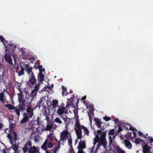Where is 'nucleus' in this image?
<instances>
[{"instance_id": "f257e3e1", "label": "nucleus", "mask_w": 153, "mask_h": 153, "mask_svg": "<svg viewBox=\"0 0 153 153\" xmlns=\"http://www.w3.org/2000/svg\"><path fill=\"white\" fill-rule=\"evenodd\" d=\"M81 126L80 125L79 118H76L74 124V130L77 136V139L75 141V144H76L77 142H78V140H80L77 149L78 150L77 153H84L82 150L83 149L85 148V141L83 140H82V131L81 129Z\"/></svg>"}, {"instance_id": "f03ea898", "label": "nucleus", "mask_w": 153, "mask_h": 153, "mask_svg": "<svg viewBox=\"0 0 153 153\" xmlns=\"http://www.w3.org/2000/svg\"><path fill=\"white\" fill-rule=\"evenodd\" d=\"M95 138L94 139L93 144L94 146L96 143L98 142L97 147L95 151V152H97L101 145H102L104 148L106 149V146L107 145V142L105 138L106 134L105 133L102 132L100 130H98L97 131H94Z\"/></svg>"}, {"instance_id": "7ed1b4c3", "label": "nucleus", "mask_w": 153, "mask_h": 153, "mask_svg": "<svg viewBox=\"0 0 153 153\" xmlns=\"http://www.w3.org/2000/svg\"><path fill=\"white\" fill-rule=\"evenodd\" d=\"M7 137L9 138L10 143L11 144V146L10 148L13 149L15 151L14 153H15L18 149V146L16 144L17 134L16 132H14L12 136L9 134H7Z\"/></svg>"}, {"instance_id": "20e7f679", "label": "nucleus", "mask_w": 153, "mask_h": 153, "mask_svg": "<svg viewBox=\"0 0 153 153\" xmlns=\"http://www.w3.org/2000/svg\"><path fill=\"white\" fill-rule=\"evenodd\" d=\"M129 128V129L132 130V132H131V133H132L133 135V137H135L137 136V131L134 128L131 127L129 125L125 123H123L121 122V123L120 124L119 126V129H118V132H120L123 130V129L126 130L128 129V128Z\"/></svg>"}, {"instance_id": "39448f33", "label": "nucleus", "mask_w": 153, "mask_h": 153, "mask_svg": "<svg viewBox=\"0 0 153 153\" xmlns=\"http://www.w3.org/2000/svg\"><path fill=\"white\" fill-rule=\"evenodd\" d=\"M110 145L111 147V149L113 150H114V151H116L118 153H125V152L124 150L121 149L115 143V142H113L112 144V140L111 138V137H110Z\"/></svg>"}, {"instance_id": "423d86ee", "label": "nucleus", "mask_w": 153, "mask_h": 153, "mask_svg": "<svg viewBox=\"0 0 153 153\" xmlns=\"http://www.w3.org/2000/svg\"><path fill=\"white\" fill-rule=\"evenodd\" d=\"M32 68H27L26 69V71L28 74L29 76V79L28 82V83H31L33 85L36 82V80L35 78L33 72L32 71Z\"/></svg>"}, {"instance_id": "0eeeda50", "label": "nucleus", "mask_w": 153, "mask_h": 153, "mask_svg": "<svg viewBox=\"0 0 153 153\" xmlns=\"http://www.w3.org/2000/svg\"><path fill=\"white\" fill-rule=\"evenodd\" d=\"M71 136V134L67 129H65L62 132L60 135V141L64 142Z\"/></svg>"}, {"instance_id": "6e6552de", "label": "nucleus", "mask_w": 153, "mask_h": 153, "mask_svg": "<svg viewBox=\"0 0 153 153\" xmlns=\"http://www.w3.org/2000/svg\"><path fill=\"white\" fill-rule=\"evenodd\" d=\"M64 104L62 103L61 106L59 107L58 109L57 110V114L60 115V117H62L61 115H62L65 112V111L67 109L69 106V105L67 104L65 107H64Z\"/></svg>"}, {"instance_id": "1a4fd4ad", "label": "nucleus", "mask_w": 153, "mask_h": 153, "mask_svg": "<svg viewBox=\"0 0 153 153\" xmlns=\"http://www.w3.org/2000/svg\"><path fill=\"white\" fill-rule=\"evenodd\" d=\"M27 112L24 114V116L29 119L32 117L33 115V110L30 106L27 107Z\"/></svg>"}, {"instance_id": "9d476101", "label": "nucleus", "mask_w": 153, "mask_h": 153, "mask_svg": "<svg viewBox=\"0 0 153 153\" xmlns=\"http://www.w3.org/2000/svg\"><path fill=\"white\" fill-rule=\"evenodd\" d=\"M53 135L52 133H50L48 135L46 140L42 145V148L44 149H46V146L48 143V141H51L53 140Z\"/></svg>"}, {"instance_id": "9b49d317", "label": "nucleus", "mask_w": 153, "mask_h": 153, "mask_svg": "<svg viewBox=\"0 0 153 153\" xmlns=\"http://www.w3.org/2000/svg\"><path fill=\"white\" fill-rule=\"evenodd\" d=\"M40 85V84H38L35 87L34 89L31 91L30 96L33 99L36 95L37 93L39 90V87Z\"/></svg>"}, {"instance_id": "f8f14e48", "label": "nucleus", "mask_w": 153, "mask_h": 153, "mask_svg": "<svg viewBox=\"0 0 153 153\" xmlns=\"http://www.w3.org/2000/svg\"><path fill=\"white\" fill-rule=\"evenodd\" d=\"M31 143L30 141H29L26 143L23 149L24 153L29 151V150L31 147Z\"/></svg>"}, {"instance_id": "ddd939ff", "label": "nucleus", "mask_w": 153, "mask_h": 153, "mask_svg": "<svg viewBox=\"0 0 153 153\" xmlns=\"http://www.w3.org/2000/svg\"><path fill=\"white\" fill-rule=\"evenodd\" d=\"M5 61L8 63L12 65V60L10 56L7 54H5L4 56Z\"/></svg>"}, {"instance_id": "4468645a", "label": "nucleus", "mask_w": 153, "mask_h": 153, "mask_svg": "<svg viewBox=\"0 0 153 153\" xmlns=\"http://www.w3.org/2000/svg\"><path fill=\"white\" fill-rule=\"evenodd\" d=\"M6 106H7L10 109L13 110L16 113L18 117H19L20 113H19V111L18 108H16L15 107H13L10 104L7 105Z\"/></svg>"}, {"instance_id": "2eb2a0df", "label": "nucleus", "mask_w": 153, "mask_h": 153, "mask_svg": "<svg viewBox=\"0 0 153 153\" xmlns=\"http://www.w3.org/2000/svg\"><path fill=\"white\" fill-rule=\"evenodd\" d=\"M61 117L64 120L65 127L67 128L68 126L71 122V119L67 117H66V118H64L63 117L61 116Z\"/></svg>"}, {"instance_id": "dca6fc26", "label": "nucleus", "mask_w": 153, "mask_h": 153, "mask_svg": "<svg viewBox=\"0 0 153 153\" xmlns=\"http://www.w3.org/2000/svg\"><path fill=\"white\" fill-rule=\"evenodd\" d=\"M123 143H124L126 147L129 149H131L132 148V145L130 142L128 140H123Z\"/></svg>"}, {"instance_id": "f3484780", "label": "nucleus", "mask_w": 153, "mask_h": 153, "mask_svg": "<svg viewBox=\"0 0 153 153\" xmlns=\"http://www.w3.org/2000/svg\"><path fill=\"white\" fill-rule=\"evenodd\" d=\"M88 115L89 116V119L90 123H91L93 117L94 113H93V110L92 108L90 110H89V111H88Z\"/></svg>"}, {"instance_id": "a211bd4d", "label": "nucleus", "mask_w": 153, "mask_h": 153, "mask_svg": "<svg viewBox=\"0 0 153 153\" xmlns=\"http://www.w3.org/2000/svg\"><path fill=\"white\" fill-rule=\"evenodd\" d=\"M28 152L29 153H39L38 149L35 146L31 147Z\"/></svg>"}, {"instance_id": "6ab92c4d", "label": "nucleus", "mask_w": 153, "mask_h": 153, "mask_svg": "<svg viewBox=\"0 0 153 153\" xmlns=\"http://www.w3.org/2000/svg\"><path fill=\"white\" fill-rule=\"evenodd\" d=\"M119 132H118H118L115 133V132H114V129H112L109 132L108 134H109V135L110 136V137H109V141H110V137H111V138L112 140V144L113 143V142H115V141H114L112 139V138L111 136V135H114L115 134L117 135Z\"/></svg>"}, {"instance_id": "aec40b11", "label": "nucleus", "mask_w": 153, "mask_h": 153, "mask_svg": "<svg viewBox=\"0 0 153 153\" xmlns=\"http://www.w3.org/2000/svg\"><path fill=\"white\" fill-rule=\"evenodd\" d=\"M18 96V101L19 102H23V97L22 96V93L21 91L19 92V93L17 94Z\"/></svg>"}, {"instance_id": "412c9836", "label": "nucleus", "mask_w": 153, "mask_h": 153, "mask_svg": "<svg viewBox=\"0 0 153 153\" xmlns=\"http://www.w3.org/2000/svg\"><path fill=\"white\" fill-rule=\"evenodd\" d=\"M94 120L96 122V125L97 126L98 128H100V126L102 124V123L101 121L98 119H95Z\"/></svg>"}, {"instance_id": "4be33fe9", "label": "nucleus", "mask_w": 153, "mask_h": 153, "mask_svg": "<svg viewBox=\"0 0 153 153\" xmlns=\"http://www.w3.org/2000/svg\"><path fill=\"white\" fill-rule=\"evenodd\" d=\"M81 128L83 129L85 134L88 135L89 134L88 129L86 127H84L83 126H81Z\"/></svg>"}, {"instance_id": "5701e85b", "label": "nucleus", "mask_w": 153, "mask_h": 153, "mask_svg": "<svg viewBox=\"0 0 153 153\" xmlns=\"http://www.w3.org/2000/svg\"><path fill=\"white\" fill-rule=\"evenodd\" d=\"M20 70L18 72L19 76H21L24 74V68L22 65L20 66Z\"/></svg>"}, {"instance_id": "b1692460", "label": "nucleus", "mask_w": 153, "mask_h": 153, "mask_svg": "<svg viewBox=\"0 0 153 153\" xmlns=\"http://www.w3.org/2000/svg\"><path fill=\"white\" fill-rule=\"evenodd\" d=\"M38 77L39 79L40 80L41 82H42L44 79V75L41 72H39Z\"/></svg>"}, {"instance_id": "393cba45", "label": "nucleus", "mask_w": 153, "mask_h": 153, "mask_svg": "<svg viewBox=\"0 0 153 153\" xmlns=\"http://www.w3.org/2000/svg\"><path fill=\"white\" fill-rule=\"evenodd\" d=\"M58 102V101L57 100H53L52 105L53 108H56L57 107Z\"/></svg>"}, {"instance_id": "a878e982", "label": "nucleus", "mask_w": 153, "mask_h": 153, "mask_svg": "<svg viewBox=\"0 0 153 153\" xmlns=\"http://www.w3.org/2000/svg\"><path fill=\"white\" fill-rule=\"evenodd\" d=\"M143 153H148V152L149 149V147L147 146H145L143 147Z\"/></svg>"}, {"instance_id": "bb28decb", "label": "nucleus", "mask_w": 153, "mask_h": 153, "mask_svg": "<svg viewBox=\"0 0 153 153\" xmlns=\"http://www.w3.org/2000/svg\"><path fill=\"white\" fill-rule=\"evenodd\" d=\"M52 126L51 125L48 124L44 131H49L52 128Z\"/></svg>"}, {"instance_id": "cd10ccee", "label": "nucleus", "mask_w": 153, "mask_h": 153, "mask_svg": "<svg viewBox=\"0 0 153 153\" xmlns=\"http://www.w3.org/2000/svg\"><path fill=\"white\" fill-rule=\"evenodd\" d=\"M60 147V146L59 145L55 146L53 149L54 150L53 151L54 153H56L59 149Z\"/></svg>"}, {"instance_id": "c85d7f7f", "label": "nucleus", "mask_w": 153, "mask_h": 153, "mask_svg": "<svg viewBox=\"0 0 153 153\" xmlns=\"http://www.w3.org/2000/svg\"><path fill=\"white\" fill-rule=\"evenodd\" d=\"M16 108H18L19 111L20 110L22 111L24 110V108L23 107L22 105L21 104H19L18 105Z\"/></svg>"}, {"instance_id": "c756f323", "label": "nucleus", "mask_w": 153, "mask_h": 153, "mask_svg": "<svg viewBox=\"0 0 153 153\" xmlns=\"http://www.w3.org/2000/svg\"><path fill=\"white\" fill-rule=\"evenodd\" d=\"M29 119L24 116L23 119L21 120L20 123H26Z\"/></svg>"}, {"instance_id": "7c9ffc66", "label": "nucleus", "mask_w": 153, "mask_h": 153, "mask_svg": "<svg viewBox=\"0 0 153 153\" xmlns=\"http://www.w3.org/2000/svg\"><path fill=\"white\" fill-rule=\"evenodd\" d=\"M4 94L2 93H0V100L2 102H4Z\"/></svg>"}, {"instance_id": "2f4dec72", "label": "nucleus", "mask_w": 153, "mask_h": 153, "mask_svg": "<svg viewBox=\"0 0 153 153\" xmlns=\"http://www.w3.org/2000/svg\"><path fill=\"white\" fill-rule=\"evenodd\" d=\"M48 148H51L53 146V145L52 143L51 142H48L47 145Z\"/></svg>"}, {"instance_id": "473e14b6", "label": "nucleus", "mask_w": 153, "mask_h": 153, "mask_svg": "<svg viewBox=\"0 0 153 153\" xmlns=\"http://www.w3.org/2000/svg\"><path fill=\"white\" fill-rule=\"evenodd\" d=\"M55 121L56 122L59 124H62V121L61 120L60 118L58 117H56L55 119Z\"/></svg>"}, {"instance_id": "72a5a7b5", "label": "nucleus", "mask_w": 153, "mask_h": 153, "mask_svg": "<svg viewBox=\"0 0 153 153\" xmlns=\"http://www.w3.org/2000/svg\"><path fill=\"white\" fill-rule=\"evenodd\" d=\"M38 69L39 70V72L42 73V71H45L44 68H42V65H39L38 67Z\"/></svg>"}, {"instance_id": "f704fd0d", "label": "nucleus", "mask_w": 153, "mask_h": 153, "mask_svg": "<svg viewBox=\"0 0 153 153\" xmlns=\"http://www.w3.org/2000/svg\"><path fill=\"white\" fill-rule=\"evenodd\" d=\"M141 141L140 139L139 138L135 139V143L136 144H139Z\"/></svg>"}, {"instance_id": "c9c22d12", "label": "nucleus", "mask_w": 153, "mask_h": 153, "mask_svg": "<svg viewBox=\"0 0 153 153\" xmlns=\"http://www.w3.org/2000/svg\"><path fill=\"white\" fill-rule=\"evenodd\" d=\"M67 139L68 140L69 145L70 146L71 145L72 143V140L71 136H70V137L69 138H68Z\"/></svg>"}, {"instance_id": "e433bc0d", "label": "nucleus", "mask_w": 153, "mask_h": 153, "mask_svg": "<svg viewBox=\"0 0 153 153\" xmlns=\"http://www.w3.org/2000/svg\"><path fill=\"white\" fill-rule=\"evenodd\" d=\"M0 40H1V41L4 44V45L5 44H4V43H5V39H4V38L2 37V36H0Z\"/></svg>"}, {"instance_id": "4c0bfd02", "label": "nucleus", "mask_w": 153, "mask_h": 153, "mask_svg": "<svg viewBox=\"0 0 153 153\" xmlns=\"http://www.w3.org/2000/svg\"><path fill=\"white\" fill-rule=\"evenodd\" d=\"M62 89L63 90L62 91V95L63 96L64 94H65V92L66 91V89L65 87H64L63 86H62Z\"/></svg>"}, {"instance_id": "58836bf2", "label": "nucleus", "mask_w": 153, "mask_h": 153, "mask_svg": "<svg viewBox=\"0 0 153 153\" xmlns=\"http://www.w3.org/2000/svg\"><path fill=\"white\" fill-rule=\"evenodd\" d=\"M103 119L106 121H108L111 120V118L108 117H103Z\"/></svg>"}, {"instance_id": "ea45409f", "label": "nucleus", "mask_w": 153, "mask_h": 153, "mask_svg": "<svg viewBox=\"0 0 153 153\" xmlns=\"http://www.w3.org/2000/svg\"><path fill=\"white\" fill-rule=\"evenodd\" d=\"M94 145L90 149L89 151L90 153H92L93 152V151L94 149Z\"/></svg>"}, {"instance_id": "a19ab883", "label": "nucleus", "mask_w": 153, "mask_h": 153, "mask_svg": "<svg viewBox=\"0 0 153 153\" xmlns=\"http://www.w3.org/2000/svg\"><path fill=\"white\" fill-rule=\"evenodd\" d=\"M41 148H42L43 149V150H45V151L46 153H50V152H48V151H47V147H46V149H43V148H42V146H41Z\"/></svg>"}, {"instance_id": "79ce46f5", "label": "nucleus", "mask_w": 153, "mask_h": 153, "mask_svg": "<svg viewBox=\"0 0 153 153\" xmlns=\"http://www.w3.org/2000/svg\"><path fill=\"white\" fill-rule=\"evenodd\" d=\"M14 125L13 124H11L10 126V127H11L12 128L14 127Z\"/></svg>"}, {"instance_id": "37998d69", "label": "nucleus", "mask_w": 153, "mask_h": 153, "mask_svg": "<svg viewBox=\"0 0 153 153\" xmlns=\"http://www.w3.org/2000/svg\"><path fill=\"white\" fill-rule=\"evenodd\" d=\"M138 135L139 136H141L142 135V134L141 132H139L138 133Z\"/></svg>"}, {"instance_id": "c03bdc74", "label": "nucleus", "mask_w": 153, "mask_h": 153, "mask_svg": "<svg viewBox=\"0 0 153 153\" xmlns=\"http://www.w3.org/2000/svg\"><path fill=\"white\" fill-rule=\"evenodd\" d=\"M3 125L2 124L0 123V129L2 127Z\"/></svg>"}, {"instance_id": "a18cd8bd", "label": "nucleus", "mask_w": 153, "mask_h": 153, "mask_svg": "<svg viewBox=\"0 0 153 153\" xmlns=\"http://www.w3.org/2000/svg\"><path fill=\"white\" fill-rule=\"evenodd\" d=\"M86 97L85 96L84 97H82V100H84L85 99V98H86Z\"/></svg>"}, {"instance_id": "49530a36", "label": "nucleus", "mask_w": 153, "mask_h": 153, "mask_svg": "<svg viewBox=\"0 0 153 153\" xmlns=\"http://www.w3.org/2000/svg\"><path fill=\"white\" fill-rule=\"evenodd\" d=\"M116 135L115 134V135H113V137L114 139L115 138Z\"/></svg>"}, {"instance_id": "de8ad7c7", "label": "nucleus", "mask_w": 153, "mask_h": 153, "mask_svg": "<svg viewBox=\"0 0 153 153\" xmlns=\"http://www.w3.org/2000/svg\"><path fill=\"white\" fill-rule=\"evenodd\" d=\"M118 120L117 119H116L114 120V121L115 122H117V121H118Z\"/></svg>"}, {"instance_id": "09e8293b", "label": "nucleus", "mask_w": 153, "mask_h": 153, "mask_svg": "<svg viewBox=\"0 0 153 153\" xmlns=\"http://www.w3.org/2000/svg\"><path fill=\"white\" fill-rule=\"evenodd\" d=\"M151 141H152V142H153V138H151Z\"/></svg>"}, {"instance_id": "8fccbe9b", "label": "nucleus", "mask_w": 153, "mask_h": 153, "mask_svg": "<svg viewBox=\"0 0 153 153\" xmlns=\"http://www.w3.org/2000/svg\"><path fill=\"white\" fill-rule=\"evenodd\" d=\"M4 153H6V152H4Z\"/></svg>"}]
</instances>
